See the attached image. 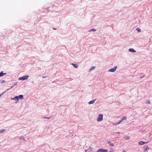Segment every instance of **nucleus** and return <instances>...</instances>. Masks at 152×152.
Listing matches in <instances>:
<instances>
[{"instance_id":"aec40b11","label":"nucleus","mask_w":152,"mask_h":152,"mask_svg":"<svg viewBox=\"0 0 152 152\" xmlns=\"http://www.w3.org/2000/svg\"><path fill=\"white\" fill-rule=\"evenodd\" d=\"M0 82L1 83H3L5 82V81L4 80H0Z\"/></svg>"},{"instance_id":"20e7f679","label":"nucleus","mask_w":152,"mask_h":152,"mask_svg":"<svg viewBox=\"0 0 152 152\" xmlns=\"http://www.w3.org/2000/svg\"><path fill=\"white\" fill-rule=\"evenodd\" d=\"M126 119V117L125 116H124L123 118L121 119V120L119 121L118 123V124H119L121 123L124 120H125Z\"/></svg>"},{"instance_id":"5701e85b","label":"nucleus","mask_w":152,"mask_h":152,"mask_svg":"<svg viewBox=\"0 0 152 152\" xmlns=\"http://www.w3.org/2000/svg\"><path fill=\"white\" fill-rule=\"evenodd\" d=\"M47 118L48 119H50V117H46V118Z\"/></svg>"},{"instance_id":"393cba45","label":"nucleus","mask_w":152,"mask_h":152,"mask_svg":"<svg viewBox=\"0 0 152 152\" xmlns=\"http://www.w3.org/2000/svg\"><path fill=\"white\" fill-rule=\"evenodd\" d=\"M123 152H126V151L125 150H124Z\"/></svg>"},{"instance_id":"6ab92c4d","label":"nucleus","mask_w":152,"mask_h":152,"mask_svg":"<svg viewBox=\"0 0 152 152\" xmlns=\"http://www.w3.org/2000/svg\"><path fill=\"white\" fill-rule=\"evenodd\" d=\"M5 131V130L4 129H2L0 130V133H1L2 132H4Z\"/></svg>"},{"instance_id":"9d476101","label":"nucleus","mask_w":152,"mask_h":152,"mask_svg":"<svg viewBox=\"0 0 152 152\" xmlns=\"http://www.w3.org/2000/svg\"><path fill=\"white\" fill-rule=\"evenodd\" d=\"M95 101V99L92 100L89 102H88V104H92Z\"/></svg>"},{"instance_id":"f8f14e48","label":"nucleus","mask_w":152,"mask_h":152,"mask_svg":"<svg viewBox=\"0 0 152 152\" xmlns=\"http://www.w3.org/2000/svg\"><path fill=\"white\" fill-rule=\"evenodd\" d=\"M6 74V73H4L2 71L0 73V77H1L3 76L4 75H5Z\"/></svg>"},{"instance_id":"f3484780","label":"nucleus","mask_w":152,"mask_h":152,"mask_svg":"<svg viewBox=\"0 0 152 152\" xmlns=\"http://www.w3.org/2000/svg\"><path fill=\"white\" fill-rule=\"evenodd\" d=\"M136 30L139 32H140L141 31V30L140 28H137L136 29Z\"/></svg>"},{"instance_id":"412c9836","label":"nucleus","mask_w":152,"mask_h":152,"mask_svg":"<svg viewBox=\"0 0 152 152\" xmlns=\"http://www.w3.org/2000/svg\"><path fill=\"white\" fill-rule=\"evenodd\" d=\"M111 151H110V152H113L114 151V150L113 148H110Z\"/></svg>"},{"instance_id":"a211bd4d","label":"nucleus","mask_w":152,"mask_h":152,"mask_svg":"<svg viewBox=\"0 0 152 152\" xmlns=\"http://www.w3.org/2000/svg\"><path fill=\"white\" fill-rule=\"evenodd\" d=\"M96 31V30L94 29V28H93V29H91V30H90L89 31V32H90V31Z\"/></svg>"},{"instance_id":"0eeeda50","label":"nucleus","mask_w":152,"mask_h":152,"mask_svg":"<svg viewBox=\"0 0 152 152\" xmlns=\"http://www.w3.org/2000/svg\"><path fill=\"white\" fill-rule=\"evenodd\" d=\"M149 147L147 146H145L144 147V152L145 151L149 149Z\"/></svg>"},{"instance_id":"a878e982","label":"nucleus","mask_w":152,"mask_h":152,"mask_svg":"<svg viewBox=\"0 0 152 152\" xmlns=\"http://www.w3.org/2000/svg\"><path fill=\"white\" fill-rule=\"evenodd\" d=\"M53 29H54V30H56V28H53Z\"/></svg>"},{"instance_id":"4468645a","label":"nucleus","mask_w":152,"mask_h":152,"mask_svg":"<svg viewBox=\"0 0 152 152\" xmlns=\"http://www.w3.org/2000/svg\"><path fill=\"white\" fill-rule=\"evenodd\" d=\"M95 68V67L94 66L93 67H91V68L89 70V71H91V70L94 69Z\"/></svg>"},{"instance_id":"9b49d317","label":"nucleus","mask_w":152,"mask_h":152,"mask_svg":"<svg viewBox=\"0 0 152 152\" xmlns=\"http://www.w3.org/2000/svg\"><path fill=\"white\" fill-rule=\"evenodd\" d=\"M129 51L130 52H131L133 53H135L136 52L135 50L133 49L132 48H130L129 49Z\"/></svg>"},{"instance_id":"423d86ee","label":"nucleus","mask_w":152,"mask_h":152,"mask_svg":"<svg viewBox=\"0 0 152 152\" xmlns=\"http://www.w3.org/2000/svg\"><path fill=\"white\" fill-rule=\"evenodd\" d=\"M117 68V67H114L113 68L109 70V71L111 72H114L116 69Z\"/></svg>"},{"instance_id":"cd10ccee","label":"nucleus","mask_w":152,"mask_h":152,"mask_svg":"<svg viewBox=\"0 0 152 152\" xmlns=\"http://www.w3.org/2000/svg\"><path fill=\"white\" fill-rule=\"evenodd\" d=\"M10 89V88L8 89L7 90L8 91V90H9Z\"/></svg>"},{"instance_id":"b1692460","label":"nucleus","mask_w":152,"mask_h":152,"mask_svg":"<svg viewBox=\"0 0 152 152\" xmlns=\"http://www.w3.org/2000/svg\"><path fill=\"white\" fill-rule=\"evenodd\" d=\"M15 85H14V86H12L11 87V88H13V87L15 86Z\"/></svg>"},{"instance_id":"f257e3e1","label":"nucleus","mask_w":152,"mask_h":152,"mask_svg":"<svg viewBox=\"0 0 152 152\" xmlns=\"http://www.w3.org/2000/svg\"><path fill=\"white\" fill-rule=\"evenodd\" d=\"M103 115L102 114H100L98 116L97 121H102L103 119Z\"/></svg>"},{"instance_id":"39448f33","label":"nucleus","mask_w":152,"mask_h":152,"mask_svg":"<svg viewBox=\"0 0 152 152\" xmlns=\"http://www.w3.org/2000/svg\"><path fill=\"white\" fill-rule=\"evenodd\" d=\"M148 142H144L142 141H140V142H138V144L139 145H144L145 144L147 143Z\"/></svg>"},{"instance_id":"4be33fe9","label":"nucleus","mask_w":152,"mask_h":152,"mask_svg":"<svg viewBox=\"0 0 152 152\" xmlns=\"http://www.w3.org/2000/svg\"><path fill=\"white\" fill-rule=\"evenodd\" d=\"M146 103L148 104H150V101L149 100L147 101Z\"/></svg>"},{"instance_id":"ddd939ff","label":"nucleus","mask_w":152,"mask_h":152,"mask_svg":"<svg viewBox=\"0 0 152 152\" xmlns=\"http://www.w3.org/2000/svg\"><path fill=\"white\" fill-rule=\"evenodd\" d=\"M18 98H19L20 99H22L23 98V95H19L18 96Z\"/></svg>"},{"instance_id":"7ed1b4c3","label":"nucleus","mask_w":152,"mask_h":152,"mask_svg":"<svg viewBox=\"0 0 152 152\" xmlns=\"http://www.w3.org/2000/svg\"><path fill=\"white\" fill-rule=\"evenodd\" d=\"M108 151V150L104 149H100L97 150L96 152H107Z\"/></svg>"},{"instance_id":"bb28decb","label":"nucleus","mask_w":152,"mask_h":152,"mask_svg":"<svg viewBox=\"0 0 152 152\" xmlns=\"http://www.w3.org/2000/svg\"><path fill=\"white\" fill-rule=\"evenodd\" d=\"M143 77H143H140V78H142Z\"/></svg>"},{"instance_id":"dca6fc26","label":"nucleus","mask_w":152,"mask_h":152,"mask_svg":"<svg viewBox=\"0 0 152 152\" xmlns=\"http://www.w3.org/2000/svg\"><path fill=\"white\" fill-rule=\"evenodd\" d=\"M72 65H73V66L75 68H78V66L76 64H72Z\"/></svg>"},{"instance_id":"f03ea898","label":"nucleus","mask_w":152,"mask_h":152,"mask_svg":"<svg viewBox=\"0 0 152 152\" xmlns=\"http://www.w3.org/2000/svg\"><path fill=\"white\" fill-rule=\"evenodd\" d=\"M28 75H26L25 76H23L22 77H20L19 78V80H24L28 79Z\"/></svg>"},{"instance_id":"1a4fd4ad","label":"nucleus","mask_w":152,"mask_h":152,"mask_svg":"<svg viewBox=\"0 0 152 152\" xmlns=\"http://www.w3.org/2000/svg\"><path fill=\"white\" fill-rule=\"evenodd\" d=\"M108 143L112 147L114 146L113 144L111 143L110 141H108Z\"/></svg>"},{"instance_id":"2eb2a0df","label":"nucleus","mask_w":152,"mask_h":152,"mask_svg":"<svg viewBox=\"0 0 152 152\" xmlns=\"http://www.w3.org/2000/svg\"><path fill=\"white\" fill-rule=\"evenodd\" d=\"M124 138L126 140H128L130 138V137L129 136H127L125 137Z\"/></svg>"},{"instance_id":"6e6552de","label":"nucleus","mask_w":152,"mask_h":152,"mask_svg":"<svg viewBox=\"0 0 152 152\" xmlns=\"http://www.w3.org/2000/svg\"><path fill=\"white\" fill-rule=\"evenodd\" d=\"M11 99H13V100H15V99L17 100V102L18 101V96H16L14 98H12Z\"/></svg>"},{"instance_id":"c85d7f7f","label":"nucleus","mask_w":152,"mask_h":152,"mask_svg":"<svg viewBox=\"0 0 152 152\" xmlns=\"http://www.w3.org/2000/svg\"><path fill=\"white\" fill-rule=\"evenodd\" d=\"M45 77H44V76L43 77V78H45Z\"/></svg>"}]
</instances>
